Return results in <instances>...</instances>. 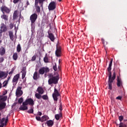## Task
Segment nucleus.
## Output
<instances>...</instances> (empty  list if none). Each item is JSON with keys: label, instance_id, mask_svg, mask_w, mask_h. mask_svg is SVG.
Here are the masks:
<instances>
[{"label": "nucleus", "instance_id": "nucleus-11", "mask_svg": "<svg viewBox=\"0 0 127 127\" xmlns=\"http://www.w3.org/2000/svg\"><path fill=\"white\" fill-rule=\"evenodd\" d=\"M61 47L57 46L56 51L55 52V54L57 57H60L61 56Z\"/></svg>", "mask_w": 127, "mask_h": 127}, {"label": "nucleus", "instance_id": "nucleus-30", "mask_svg": "<svg viewBox=\"0 0 127 127\" xmlns=\"http://www.w3.org/2000/svg\"><path fill=\"white\" fill-rule=\"evenodd\" d=\"M9 36L10 37V39L12 40V41H13V33H12V32H9Z\"/></svg>", "mask_w": 127, "mask_h": 127}, {"label": "nucleus", "instance_id": "nucleus-37", "mask_svg": "<svg viewBox=\"0 0 127 127\" xmlns=\"http://www.w3.org/2000/svg\"><path fill=\"white\" fill-rule=\"evenodd\" d=\"M48 21V18H47V17H45L43 18L42 21L43 22H44V23H47Z\"/></svg>", "mask_w": 127, "mask_h": 127}, {"label": "nucleus", "instance_id": "nucleus-63", "mask_svg": "<svg viewBox=\"0 0 127 127\" xmlns=\"http://www.w3.org/2000/svg\"><path fill=\"white\" fill-rule=\"evenodd\" d=\"M1 113H0V117H1Z\"/></svg>", "mask_w": 127, "mask_h": 127}, {"label": "nucleus", "instance_id": "nucleus-14", "mask_svg": "<svg viewBox=\"0 0 127 127\" xmlns=\"http://www.w3.org/2000/svg\"><path fill=\"white\" fill-rule=\"evenodd\" d=\"M1 11H2L3 14H4V12H6V13H9V12L10 11L9 9L5 6H1Z\"/></svg>", "mask_w": 127, "mask_h": 127}, {"label": "nucleus", "instance_id": "nucleus-27", "mask_svg": "<svg viewBox=\"0 0 127 127\" xmlns=\"http://www.w3.org/2000/svg\"><path fill=\"white\" fill-rule=\"evenodd\" d=\"M1 18L4 19V20L7 21L8 20V16L4 14H3V15L1 16Z\"/></svg>", "mask_w": 127, "mask_h": 127}, {"label": "nucleus", "instance_id": "nucleus-4", "mask_svg": "<svg viewBox=\"0 0 127 127\" xmlns=\"http://www.w3.org/2000/svg\"><path fill=\"white\" fill-rule=\"evenodd\" d=\"M113 74L112 76H111V79H110L109 81V83L108 84V89L109 90H112L113 87H112V83L114 82V80L116 79V68H114L112 70Z\"/></svg>", "mask_w": 127, "mask_h": 127}, {"label": "nucleus", "instance_id": "nucleus-17", "mask_svg": "<svg viewBox=\"0 0 127 127\" xmlns=\"http://www.w3.org/2000/svg\"><path fill=\"white\" fill-rule=\"evenodd\" d=\"M37 91L39 94H41V95H42L44 93V90H43V88L41 86L38 87Z\"/></svg>", "mask_w": 127, "mask_h": 127}, {"label": "nucleus", "instance_id": "nucleus-40", "mask_svg": "<svg viewBox=\"0 0 127 127\" xmlns=\"http://www.w3.org/2000/svg\"><path fill=\"white\" fill-rule=\"evenodd\" d=\"M42 98L43 100H48V96L47 95H44L42 96Z\"/></svg>", "mask_w": 127, "mask_h": 127}, {"label": "nucleus", "instance_id": "nucleus-61", "mask_svg": "<svg viewBox=\"0 0 127 127\" xmlns=\"http://www.w3.org/2000/svg\"><path fill=\"white\" fill-rule=\"evenodd\" d=\"M18 21H19V22H20V18H19V19H18Z\"/></svg>", "mask_w": 127, "mask_h": 127}, {"label": "nucleus", "instance_id": "nucleus-49", "mask_svg": "<svg viewBox=\"0 0 127 127\" xmlns=\"http://www.w3.org/2000/svg\"><path fill=\"white\" fill-rule=\"evenodd\" d=\"M3 96H5V95H6L7 94V90H5L4 91H3Z\"/></svg>", "mask_w": 127, "mask_h": 127}, {"label": "nucleus", "instance_id": "nucleus-24", "mask_svg": "<svg viewBox=\"0 0 127 127\" xmlns=\"http://www.w3.org/2000/svg\"><path fill=\"white\" fill-rule=\"evenodd\" d=\"M17 17H18V16H17V10H15L13 14V20H15Z\"/></svg>", "mask_w": 127, "mask_h": 127}, {"label": "nucleus", "instance_id": "nucleus-28", "mask_svg": "<svg viewBox=\"0 0 127 127\" xmlns=\"http://www.w3.org/2000/svg\"><path fill=\"white\" fill-rule=\"evenodd\" d=\"M16 51L18 53H19V52H20L21 51V47L20 46V44H18L17 46Z\"/></svg>", "mask_w": 127, "mask_h": 127}, {"label": "nucleus", "instance_id": "nucleus-8", "mask_svg": "<svg viewBox=\"0 0 127 127\" xmlns=\"http://www.w3.org/2000/svg\"><path fill=\"white\" fill-rule=\"evenodd\" d=\"M21 89H22V87L21 86H18L16 90V97H21V96H22V94H23V92L22 91V90H21Z\"/></svg>", "mask_w": 127, "mask_h": 127}, {"label": "nucleus", "instance_id": "nucleus-54", "mask_svg": "<svg viewBox=\"0 0 127 127\" xmlns=\"http://www.w3.org/2000/svg\"><path fill=\"white\" fill-rule=\"evenodd\" d=\"M38 115L40 116H42V113L41 112H38Z\"/></svg>", "mask_w": 127, "mask_h": 127}, {"label": "nucleus", "instance_id": "nucleus-31", "mask_svg": "<svg viewBox=\"0 0 127 127\" xmlns=\"http://www.w3.org/2000/svg\"><path fill=\"white\" fill-rule=\"evenodd\" d=\"M44 73V67H42L39 70V73L41 75H43Z\"/></svg>", "mask_w": 127, "mask_h": 127}, {"label": "nucleus", "instance_id": "nucleus-50", "mask_svg": "<svg viewBox=\"0 0 127 127\" xmlns=\"http://www.w3.org/2000/svg\"><path fill=\"white\" fill-rule=\"evenodd\" d=\"M9 27L10 29H12V28H13V24L10 23L9 25Z\"/></svg>", "mask_w": 127, "mask_h": 127}, {"label": "nucleus", "instance_id": "nucleus-21", "mask_svg": "<svg viewBox=\"0 0 127 127\" xmlns=\"http://www.w3.org/2000/svg\"><path fill=\"white\" fill-rule=\"evenodd\" d=\"M46 124L48 127H52L54 125V122L52 120H49L47 121Z\"/></svg>", "mask_w": 127, "mask_h": 127}, {"label": "nucleus", "instance_id": "nucleus-3", "mask_svg": "<svg viewBox=\"0 0 127 127\" xmlns=\"http://www.w3.org/2000/svg\"><path fill=\"white\" fill-rule=\"evenodd\" d=\"M113 59H111V61L110 62L109 64V67L107 68L108 72H109L108 74V85L110 83V80L112 79V65H113Z\"/></svg>", "mask_w": 127, "mask_h": 127}, {"label": "nucleus", "instance_id": "nucleus-26", "mask_svg": "<svg viewBox=\"0 0 127 127\" xmlns=\"http://www.w3.org/2000/svg\"><path fill=\"white\" fill-rule=\"evenodd\" d=\"M12 58L15 61H16V60H17V58H18V56L17 55V53H14L13 54Z\"/></svg>", "mask_w": 127, "mask_h": 127}, {"label": "nucleus", "instance_id": "nucleus-53", "mask_svg": "<svg viewBox=\"0 0 127 127\" xmlns=\"http://www.w3.org/2000/svg\"><path fill=\"white\" fill-rule=\"evenodd\" d=\"M122 96H118L116 97V100H122Z\"/></svg>", "mask_w": 127, "mask_h": 127}, {"label": "nucleus", "instance_id": "nucleus-46", "mask_svg": "<svg viewBox=\"0 0 127 127\" xmlns=\"http://www.w3.org/2000/svg\"><path fill=\"white\" fill-rule=\"evenodd\" d=\"M36 59V56L34 55L32 57L31 61H35Z\"/></svg>", "mask_w": 127, "mask_h": 127}, {"label": "nucleus", "instance_id": "nucleus-25", "mask_svg": "<svg viewBox=\"0 0 127 127\" xmlns=\"http://www.w3.org/2000/svg\"><path fill=\"white\" fill-rule=\"evenodd\" d=\"M47 120H48V117L46 115H44V116H42L41 118V122H45V121H47Z\"/></svg>", "mask_w": 127, "mask_h": 127}, {"label": "nucleus", "instance_id": "nucleus-29", "mask_svg": "<svg viewBox=\"0 0 127 127\" xmlns=\"http://www.w3.org/2000/svg\"><path fill=\"white\" fill-rule=\"evenodd\" d=\"M44 62L45 63H49V59H48V57H47V54H46L45 57L44 58Z\"/></svg>", "mask_w": 127, "mask_h": 127}, {"label": "nucleus", "instance_id": "nucleus-44", "mask_svg": "<svg viewBox=\"0 0 127 127\" xmlns=\"http://www.w3.org/2000/svg\"><path fill=\"white\" fill-rule=\"evenodd\" d=\"M53 68L54 71H57V65L56 64H55V65L53 66Z\"/></svg>", "mask_w": 127, "mask_h": 127}, {"label": "nucleus", "instance_id": "nucleus-33", "mask_svg": "<svg viewBox=\"0 0 127 127\" xmlns=\"http://www.w3.org/2000/svg\"><path fill=\"white\" fill-rule=\"evenodd\" d=\"M4 118H3L1 119V122H0V127H3V126H4Z\"/></svg>", "mask_w": 127, "mask_h": 127}, {"label": "nucleus", "instance_id": "nucleus-35", "mask_svg": "<svg viewBox=\"0 0 127 127\" xmlns=\"http://www.w3.org/2000/svg\"><path fill=\"white\" fill-rule=\"evenodd\" d=\"M8 84V81L5 80L3 83H2V87H6V86H7V84Z\"/></svg>", "mask_w": 127, "mask_h": 127}, {"label": "nucleus", "instance_id": "nucleus-55", "mask_svg": "<svg viewBox=\"0 0 127 127\" xmlns=\"http://www.w3.org/2000/svg\"><path fill=\"white\" fill-rule=\"evenodd\" d=\"M59 110L62 111V105L61 104L59 107Z\"/></svg>", "mask_w": 127, "mask_h": 127}, {"label": "nucleus", "instance_id": "nucleus-22", "mask_svg": "<svg viewBox=\"0 0 127 127\" xmlns=\"http://www.w3.org/2000/svg\"><path fill=\"white\" fill-rule=\"evenodd\" d=\"M55 118L57 121H59L60 118H62V113L60 112L59 114H56Z\"/></svg>", "mask_w": 127, "mask_h": 127}, {"label": "nucleus", "instance_id": "nucleus-15", "mask_svg": "<svg viewBox=\"0 0 127 127\" xmlns=\"http://www.w3.org/2000/svg\"><path fill=\"white\" fill-rule=\"evenodd\" d=\"M117 87H122L123 81H122V79L120 78L119 76H117Z\"/></svg>", "mask_w": 127, "mask_h": 127}, {"label": "nucleus", "instance_id": "nucleus-60", "mask_svg": "<svg viewBox=\"0 0 127 127\" xmlns=\"http://www.w3.org/2000/svg\"><path fill=\"white\" fill-rule=\"evenodd\" d=\"M1 86H2V84L0 82V89L1 88Z\"/></svg>", "mask_w": 127, "mask_h": 127}, {"label": "nucleus", "instance_id": "nucleus-18", "mask_svg": "<svg viewBox=\"0 0 127 127\" xmlns=\"http://www.w3.org/2000/svg\"><path fill=\"white\" fill-rule=\"evenodd\" d=\"M3 77H4V78H6V77H7V73H5L4 71H0V79L3 78Z\"/></svg>", "mask_w": 127, "mask_h": 127}, {"label": "nucleus", "instance_id": "nucleus-32", "mask_svg": "<svg viewBox=\"0 0 127 127\" xmlns=\"http://www.w3.org/2000/svg\"><path fill=\"white\" fill-rule=\"evenodd\" d=\"M35 96L37 99H38V100H40L42 98L41 94L39 93H36Z\"/></svg>", "mask_w": 127, "mask_h": 127}, {"label": "nucleus", "instance_id": "nucleus-16", "mask_svg": "<svg viewBox=\"0 0 127 127\" xmlns=\"http://www.w3.org/2000/svg\"><path fill=\"white\" fill-rule=\"evenodd\" d=\"M0 28L1 29L0 30H1L3 32H5V31H6V30H7V27H6V26L3 23H2L1 24Z\"/></svg>", "mask_w": 127, "mask_h": 127}, {"label": "nucleus", "instance_id": "nucleus-58", "mask_svg": "<svg viewBox=\"0 0 127 127\" xmlns=\"http://www.w3.org/2000/svg\"><path fill=\"white\" fill-rule=\"evenodd\" d=\"M9 80H10V76H8L7 77V80H6V81H7V82H8V81H9Z\"/></svg>", "mask_w": 127, "mask_h": 127}, {"label": "nucleus", "instance_id": "nucleus-39", "mask_svg": "<svg viewBox=\"0 0 127 127\" xmlns=\"http://www.w3.org/2000/svg\"><path fill=\"white\" fill-rule=\"evenodd\" d=\"M28 114H33V108L31 107L30 109L27 111Z\"/></svg>", "mask_w": 127, "mask_h": 127}, {"label": "nucleus", "instance_id": "nucleus-6", "mask_svg": "<svg viewBox=\"0 0 127 127\" xmlns=\"http://www.w3.org/2000/svg\"><path fill=\"white\" fill-rule=\"evenodd\" d=\"M52 96L54 101H55V102H57V101H58V97H59V96H60V94L56 88L54 89V92L53 93Z\"/></svg>", "mask_w": 127, "mask_h": 127}, {"label": "nucleus", "instance_id": "nucleus-5", "mask_svg": "<svg viewBox=\"0 0 127 127\" xmlns=\"http://www.w3.org/2000/svg\"><path fill=\"white\" fill-rule=\"evenodd\" d=\"M59 78L57 76H54L53 75L50 76V79L48 80L49 85H52V84H58Z\"/></svg>", "mask_w": 127, "mask_h": 127}, {"label": "nucleus", "instance_id": "nucleus-19", "mask_svg": "<svg viewBox=\"0 0 127 127\" xmlns=\"http://www.w3.org/2000/svg\"><path fill=\"white\" fill-rule=\"evenodd\" d=\"M39 78V74H38V73L37 72V71H35L34 73L33 78L34 79V80H38Z\"/></svg>", "mask_w": 127, "mask_h": 127}, {"label": "nucleus", "instance_id": "nucleus-38", "mask_svg": "<svg viewBox=\"0 0 127 127\" xmlns=\"http://www.w3.org/2000/svg\"><path fill=\"white\" fill-rule=\"evenodd\" d=\"M4 126H6L7 124V122H8V116H7L6 117V119H4Z\"/></svg>", "mask_w": 127, "mask_h": 127}, {"label": "nucleus", "instance_id": "nucleus-12", "mask_svg": "<svg viewBox=\"0 0 127 127\" xmlns=\"http://www.w3.org/2000/svg\"><path fill=\"white\" fill-rule=\"evenodd\" d=\"M48 37L50 39L51 41L52 42H54V40H55V36L52 33L50 32V31H48Z\"/></svg>", "mask_w": 127, "mask_h": 127}, {"label": "nucleus", "instance_id": "nucleus-56", "mask_svg": "<svg viewBox=\"0 0 127 127\" xmlns=\"http://www.w3.org/2000/svg\"><path fill=\"white\" fill-rule=\"evenodd\" d=\"M2 32H3V31H2V30H0V36H2Z\"/></svg>", "mask_w": 127, "mask_h": 127}, {"label": "nucleus", "instance_id": "nucleus-48", "mask_svg": "<svg viewBox=\"0 0 127 127\" xmlns=\"http://www.w3.org/2000/svg\"><path fill=\"white\" fill-rule=\"evenodd\" d=\"M4 61V59L3 58V57L0 58V63H2Z\"/></svg>", "mask_w": 127, "mask_h": 127}, {"label": "nucleus", "instance_id": "nucleus-52", "mask_svg": "<svg viewBox=\"0 0 127 127\" xmlns=\"http://www.w3.org/2000/svg\"><path fill=\"white\" fill-rule=\"evenodd\" d=\"M19 1V0H13V3H17Z\"/></svg>", "mask_w": 127, "mask_h": 127}, {"label": "nucleus", "instance_id": "nucleus-1", "mask_svg": "<svg viewBox=\"0 0 127 127\" xmlns=\"http://www.w3.org/2000/svg\"><path fill=\"white\" fill-rule=\"evenodd\" d=\"M37 17H38V15L35 13L32 14L30 16L32 30H34L35 29V22L36 21V19H37Z\"/></svg>", "mask_w": 127, "mask_h": 127}, {"label": "nucleus", "instance_id": "nucleus-62", "mask_svg": "<svg viewBox=\"0 0 127 127\" xmlns=\"http://www.w3.org/2000/svg\"><path fill=\"white\" fill-rule=\"evenodd\" d=\"M1 122V119H0V124Z\"/></svg>", "mask_w": 127, "mask_h": 127}, {"label": "nucleus", "instance_id": "nucleus-9", "mask_svg": "<svg viewBox=\"0 0 127 127\" xmlns=\"http://www.w3.org/2000/svg\"><path fill=\"white\" fill-rule=\"evenodd\" d=\"M56 8V2L52 1L50 3L48 6L49 10H54Z\"/></svg>", "mask_w": 127, "mask_h": 127}, {"label": "nucleus", "instance_id": "nucleus-23", "mask_svg": "<svg viewBox=\"0 0 127 127\" xmlns=\"http://www.w3.org/2000/svg\"><path fill=\"white\" fill-rule=\"evenodd\" d=\"M5 106H6V104L4 102H2L0 103V111H1V110H3V109L5 108Z\"/></svg>", "mask_w": 127, "mask_h": 127}, {"label": "nucleus", "instance_id": "nucleus-41", "mask_svg": "<svg viewBox=\"0 0 127 127\" xmlns=\"http://www.w3.org/2000/svg\"><path fill=\"white\" fill-rule=\"evenodd\" d=\"M22 102H23V98H20L18 100V103L19 104H21V103H22Z\"/></svg>", "mask_w": 127, "mask_h": 127}, {"label": "nucleus", "instance_id": "nucleus-34", "mask_svg": "<svg viewBox=\"0 0 127 127\" xmlns=\"http://www.w3.org/2000/svg\"><path fill=\"white\" fill-rule=\"evenodd\" d=\"M21 72L22 74H26V67H23Z\"/></svg>", "mask_w": 127, "mask_h": 127}, {"label": "nucleus", "instance_id": "nucleus-57", "mask_svg": "<svg viewBox=\"0 0 127 127\" xmlns=\"http://www.w3.org/2000/svg\"><path fill=\"white\" fill-rule=\"evenodd\" d=\"M101 41L102 42V43H103V44H105V39H104L103 38H102Z\"/></svg>", "mask_w": 127, "mask_h": 127}, {"label": "nucleus", "instance_id": "nucleus-20", "mask_svg": "<svg viewBox=\"0 0 127 127\" xmlns=\"http://www.w3.org/2000/svg\"><path fill=\"white\" fill-rule=\"evenodd\" d=\"M4 54H5V49L4 48L1 47L0 49V55H1V56H3Z\"/></svg>", "mask_w": 127, "mask_h": 127}, {"label": "nucleus", "instance_id": "nucleus-36", "mask_svg": "<svg viewBox=\"0 0 127 127\" xmlns=\"http://www.w3.org/2000/svg\"><path fill=\"white\" fill-rule=\"evenodd\" d=\"M0 100L1 101H3V102H4V101H6V100H7V96H4L1 97V98L0 99Z\"/></svg>", "mask_w": 127, "mask_h": 127}, {"label": "nucleus", "instance_id": "nucleus-43", "mask_svg": "<svg viewBox=\"0 0 127 127\" xmlns=\"http://www.w3.org/2000/svg\"><path fill=\"white\" fill-rule=\"evenodd\" d=\"M119 119L120 122H122L124 120V116H121L119 117Z\"/></svg>", "mask_w": 127, "mask_h": 127}, {"label": "nucleus", "instance_id": "nucleus-42", "mask_svg": "<svg viewBox=\"0 0 127 127\" xmlns=\"http://www.w3.org/2000/svg\"><path fill=\"white\" fill-rule=\"evenodd\" d=\"M45 73H48L49 72V68L48 67H44Z\"/></svg>", "mask_w": 127, "mask_h": 127}, {"label": "nucleus", "instance_id": "nucleus-59", "mask_svg": "<svg viewBox=\"0 0 127 127\" xmlns=\"http://www.w3.org/2000/svg\"><path fill=\"white\" fill-rule=\"evenodd\" d=\"M26 4L27 5H29V2L28 1H27Z\"/></svg>", "mask_w": 127, "mask_h": 127}, {"label": "nucleus", "instance_id": "nucleus-7", "mask_svg": "<svg viewBox=\"0 0 127 127\" xmlns=\"http://www.w3.org/2000/svg\"><path fill=\"white\" fill-rule=\"evenodd\" d=\"M19 74H17L14 76L12 80L13 86H16V84H17L18 80L19 79Z\"/></svg>", "mask_w": 127, "mask_h": 127}, {"label": "nucleus", "instance_id": "nucleus-51", "mask_svg": "<svg viewBox=\"0 0 127 127\" xmlns=\"http://www.w3.org/2000/svg\"><path fill=\"white\" fill-rule=\"evenodd\" d=\"M25 76H26V74L22 73V79H24V78H25Z\"/></svg>", "mask_w": 127, "mask_h": 127}, {"label": "nucleus", "instance_id": "nucleus-10", "mask_svg": "<svg viewBox=\"0 0 127 127\" xmlns=\"http://www.w3.org/2000/svg\"><path fill=\"white\" fill-rule=\"evenodd\" d=\"M27 106L28 105H29L30 106H31L32 107H33L34 106V101L31 98H28L26 99V100L24 102Z\"/></svg>", "mask_w": 127, "mask_h": 127}, {"label": "nucleus", "instance_id": "nucleus-47", "mask_svg": "<svg viewBox=\"0 0 127 127\" xmlns=\"http://www.w3.org/2000/svg\"><path fill=\"white\" fill-rule=\"evenodd\" d=\"M36 120H37V121H38L39 122H41V118L40 117H36Z\"/></svg>", "mask_w": 127, "mask_h": 127}, {"label": "nucleus", "instance_id": "nucleus-13", "mask_svg": "<svg viewBox=\"0 0 127 127\" xmlns=\"http://www.w3.org/2000/svg\"><path fill=\"white\" fill-rule=\"evenodd\" d=\"M20 111H27L28 110V107H27V104H25V102H23L22 105H21L19 108Z\"/></svg>", "mask_w": 127, "mask_h": 127}, {"label": "nucleus", "instance_id": "nucleus-2", "mask_svg": "<svg viewBox=\"0 0 127 127\" xmlns=\"http://www.w3.org/2000/svg\"><path fill=\"white\" fill-rule=\"evenodd\" d=\"M45 0H35V7L36 8V11L38 13H40V7L38 5V3L40 4L41 7H43V2Z\"/></svg>", "mask_w": 127, "mask_h": 127}, {"label": "nucleus", "instance_id": "nucleus-45", "mask_svg": "<svg viewBox=\"0 0 127 127\" xmlns=\"http://www.w3.org/2000/svg\"><path fill=\"white\" fill-rule=\"evenodd\" d=\"M14 71V68H12L11 69V70L9 72V75L12 74Z\"/></svg>", "mask_w": 127, "mask_h": 127}, {"label": "nucleus", "instance_id": "nucleus-64", "mask_svg": "<svg viewBox=\"0 0 127 127\" xmlns=\"http://www.w3.org/2000/svg\"><path fill=\"white\" fill-rule=\"evenodd\" d=\"M59 1H62V0H59Z\"/></svg>", "mask_w": 127, "mask_h": 127}]
</instances>
